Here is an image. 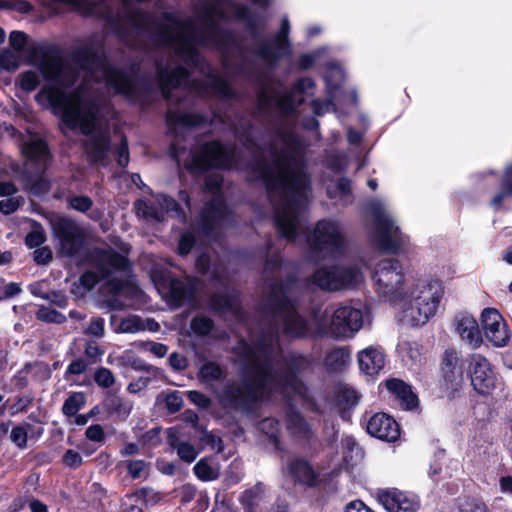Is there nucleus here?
<instances>
[{
	"label": "nucleus",
	"mask_w": 512,
	"mask_h": 512,
	"mask_svg": "<svg viewBox=\"0 0 512 512\" xmlns=\"http://www.w3.org/2000/svg\"><path fill=\"white\" fill-rule=\"evenodd\" d=\"M27 427L16 426L10 432V440L19 448L23 449L27 444Z\"/></svg>",
	"instance_id": "nucleus-64"
},
{
	"label": "nucleus",
	"mask_w": 512,
	"mask_h": 512,
	"mask_svg": "<svg viewBox=\"0 0 512 512\" xmlns=\"http://www.w3.org/2000/svg\"><path fill=\"white\" fill-rule=\"evenodd\" d=\"M371 216L373 235L378 248L385 253L402 251L409 242V237L401 232L397 221L384 202L378 199L367 204Z\"/></svg>",
	"instance_id": "nucleus-8"
},
{
	"label": "nucleus",
	"mask_w": 512,
	"mask_h": 512,
	"mask_svg": "<svg viewBox=\"0 0 512 512\" xmlns=\"http://www.w3.org/2000/svg\"><path fill=\"white\" fill-rule=\"evenodd\" d=\"M85 395L83 392L72 393L64 402L62 412L68 417L76 415V413L85 405Z\"/></svg>",
	"instance_id": "nucleus-50"
},
{
	"label": "nucleus",
	"mask_w": 512,
	"mask_h": 512,
	"mask_svg": "<svg viewBox=\"0 0 512 512\" xmlns=\"http://www.w3.org/2000/svg\"><path fill=\"white\" fill-rule=\"evenodd\" d=\"M168 442L171 448L177 451L181 460L191 463L196 459L198 455L196 448L187 441H181L177 436L176 431H169Z\"/></svg>",
	"instance_id": "nucleus-40"
},
{
	"label": "nucleus",
	"mask_w": 512,
	"mask_h": 512,
	"mask_svg": "<svg viewBox=\"0 0 512 512\" xmlns=\"http://www.w3.org/2000/svg\"><path fill=\"white\" fill-rule=\"evenodd\" d=\"M189 77L190 71L183 65H177L173 69L157 65L156 79L164 99H169L172 89L179 88Z\"/></svg>",
	"instance_id": "nucleus-20"
},
{
	"label": "nucleus",
	"mask_w": 512,
	"mask_h": 512,
	"mask_svg": "<svg viewBox=\"0 0 512 512\" xmlns=\"http://www.w3.org/2000/svg\"><path fill=\"white\" fill-rule=\"evenodd\" d=\"M102 408L118 419L125 420L132 410V403L128 399L110 394L104 399Z\"/></svg>",
	"instance_id": "nucleus-37"
},
{
	"label": "nucleus",
	"mask_w": 512,
	"mask_h": 512,
	"mask_svg": "<svg viewBox=\"0 0 512 512\" xmlns=\"http://www.w3.org/2000/svg\"><path fill=\"white\" fill-rule=\"evenodd\" d=\"M24 160H41V157L50 156V149L47 141L37 134L31 135L20 145Z\"/></svg>",
	"instance_id": "nucleus-31"
},
{
	"label": "nucleus",
	"mask_w": 512,
	"mask_h": 512,
	"mask_svg": "<svg viewBox=\"0 0 512 512\" xmlns=\"http://www.w3.org/2000/svg\"><path fill=\"white\" fill-rule=\"evenodd\" d=\"M367 432L371 436L387 442L397 440L400 435L397 422L385 413H376L369 419Z\"/></svg>",
	"instance_id": "nucleus-21"
},
{
	"label": "nucleus",
	"mask_w": 512,
	"mask_h": 512,
	"mask_svg": "<svg viewBox=\"0 0 512 512\" xmlns=\"http://www.w3.org/2000/svg\"><path fill=\"white\" fill-rule=\"evenodd\" d=\"M90 146L95 154L94 160H106L107 153L110 150V138L104 134H97L91 138Z\"/></svg>",
	"instance_id": "nucleus-48"
},
{
	"label": "nucleus",
	"mask_w": 512,
	"mask_h": 512,
	"mask_svg": "<svg viewBox=\"0 0 512 512\" xmlns=\"http://www.w3.org/2000/svg\"><path fill=\"white\" fill-rule=\"evenodd\" d=\"M105 19V21L109 24L113 32L120 38L125 39L129 35L128 29L121 23V19L119 15H112L107 12L100 16Z\"/></svg>",
	"instance_id": "nucleus-54"
},
{
	"label": "nucleus",
	"mask_w": 512,
	"mask_h": 512,
	"mask_svg": "<svg viewBox=\"0 0 512 512\" xmlns=\"http://www.w3.org/2000/svg\"><path fill=\"white\" fill-rule=\"evenodd\" d=\"M512 198V164L509 165L500 182L499 191L491 200V205L494 208H499L501 204L508 199Z\"/></svg>",
	"instance_id": "nucleus-41"
},
{
	"label": "nucleus",
	"mask_w": 512,
	"mask_h": 512,
	"mask_svg": "<svg viewBox=\"0 0 512 512\" xmlns=\"http://www.w3.org/2000/svg\"><path fill=\"white\" fill-rule=\"evenodd\" d=\"M210 306L216 312L230 313L240 321L244 319L239 304V295L234 290L215 293L210 298Z\"/></svg>",
	"instance_id": "nucleus-24"
},
{
	"label": "nucleus",
	"mask_w": 512,
	"mask_h": 512,
	"mask_svg": "<svg viewBox=\"0 0 512 512\" xmlns=\"http://www.w3.org/2000/svg\"><path fill=\"white\" fill-rule=\"evenodd\" d=\"M442 373L451 388L457 387L463 379V365L460 363L458 352L447 349L442 358Z\"/></svg>",
	"instance_id": "nucleus-28"
},
{
	"label": "nucleus",
	"mask_w": 512,
	"mask_h": 512,
	"mask_svg": "<svg viewBox=\"0 0 512 512\" xmlns=\"http://www.w3.org/2000/svg\"><path fill=\"white\" fill-rule=\"evenodd\" d=\"M311 334L333 339H350L363 327V312L351 305L314 311L309 323Z\"/></svg>",
	"instance_id": "nucleus-7"
},
{
	"label": "nucleus",
	"mask_w": 512,
	"mask_h": 512,
	"mask_svg": "<svg viewBox=\"0 0 512 512\" xmlns=\"http://www.w3.org/2000/svg\"><path fill=\"white\" fill-rule=\"evenodd\" d=\"M363 281V274L357 264H331L316 269L308 279L323 291L337 292L356 288Z\"/></svg>",
	"instance_id": "nucleus-9"
},
{
	"label": "nucleus",
	"mask_w": 512,
	"mask_h": 512,
	"mask_svg": "<svg viewBox=\"0 0 512 512\" xmlns=\"http://www.w3.org/2000/svg\"><path fill=\"white\" fill-rule=\"evenodd\" d=\"M386 388L396 395L405 409L411 410L417 406V396L411 391V387L402 380L390 379L386 381Z\"/></svg>",
	"instance_id": "nucleus-35"
},
{
	"label": "nucleus",
	"mask_w": 512,
	"mask_h": 512,
	"mask_svg": "<svg viewBox=\"0 0 512 512\" xmlns=\"http://www.w3.org/2000/svg\"><path fill=\"white\" fill-rule=\"evenodd\" d=\"M213 328V321L206 316L194 317L191 321V329L200 336L208 335Z\"/></svg>",
	"instance_id": "nucleus-55"
},
{
	"label": "nucleus",
	"mask_w": 512,
	"mask_h": 512,
	"mask_svg": "<svg viewBox=\"0 0 512 512\" xmlns=\"http://www.w3.org/2000/svg\"><path fill=\"white\" fill-rule=\"evenodd\" d=\"M63 121L71 129L79 126L82 133L87 135L94 125V115L90 111L82 112L79 106H73L64 111Z\"/></svg>",
	"instance_id": "nucleus-30"
},
{
	"label": "nucleus",
	"mask_w": 512,
	"mask_h": 512,
	"mask_svg": "<svg viewBox=\"0 0 512 512\" xmlns=\"http://www.w3.org/2000/svg\"><path fill=\"white\" fill-rule=\"evenodd\" d=\"M225 370L217 363L205 362L199 369L198 377L200 381L206 385L220 381L225 377Z\"/></svg>",
	"instance_id": "nucleus-42"
},
{
	"label": "nucleus",
	"mask_w": 512,
	"mask_h": 512,
	"mask_svg": "<svg viewBox=\"0 0 512 512\" xmlns=\"http://www.w3.org/2000/svg\"><path fill=\"white\" fill-rule=\"evenodd\" d=\"M129 475L134 478H141L147 472L148 465L144 460H130L127 462Z\"/></svg>",
	"instance_id": "nucleus-63"
},
{
	"label": "nucleus",
	"mask_w": 512,
	"mask_h": 512,
	"mask_svg": "<svg viewBox=\"0 0 512 512\" xmlns=\"http://www.w3.org/2000/svg\"><path fill=\"white\" fill-rule=\"evenodd\" d=\"M263 273V320L250 340L242 339L236 347L243 377L228 381L215 391L224 409L242 414L250 413L259 401L273 393L294 399L304 398L307 392L297 374L309 367V359L295 353L284 355L279 345L281 332L295 338L311 334L309 322L297 311L301 283L273 252Z\"/></svg>",
	"instance_id": "nucleus-1"
},
{
	"label": "nucleus",
	"mask_w": 512,
	"mask_h": 512,
	"mask_svg": "<svg viewBox=\"0 0 512 512\" xmlns=\"http://www.w3.org/2000/svg\"><path fill=\"white\" fill-rule=\"evenodd\" d=\"M456 330L461 339L471 348H478L483 341L477 321L468 314L455 317Z\"/></svg>",
	"instance_id": "nucleus-23"
},
{
	"label": "nucleus",
	"mask_w": 512,
	"mask_h": 512,
	"mask_svg": "<svg viewBox=\"0 0 512 512\" xmlns=\"http://www.w3.org/2000/svg\"><path fill=\"white\" fill-rule=\"evenodd\" d=\"M289 34L290 22L284 17L281 19L279 30L271 38L262 40L254 50V55L268 68H277L281 60L292 56L293 48Z\"/></svg>",
	"instance_id": "nucleus-11"
},
{
	"label": "nucleus",
	"mask_w": 512,
	"mask_h": 512,
	"mask_svg": "<svg viewBox=\"0 0 512 512\" xmlns=\"http://www.w3.org/2000/svg\"><path fill=\"white\" fill-rule=\"evenodd\" d=\"M37 319L40 321L48 322V323H55V324H62L66 321V317L64 314L50 308L42 306L39 308L37 312Z\"/></svg>",
	"instance_id": "nucleus-52"
},
{
	"label": "nucleus",
	"mask_w": 512,
	"mask_h": 512,
	"mask_svg": "<svg viewBox=\"0 0 512 512\" xmlns=\"http://www.w3.org/2000/svg\"><path fill=\"white\" fill-rule=\"evenodd\" d=\"M40 85V79L36 72L28 70L19 76V86L26 92H32Z\"/></svg>",
	"instance_id": "nucleus-51"
},
{
	"label": "nucleus",
	"mask_w": 512,
	"mask_h": 512,
	"mask_svg": "<svg viewBox=\"0 0 512 512\" xmlns=\"http://www.w3.org/2000/svg\"><path fill=\"white\" fill-rule=\"evenodd\" d=\"M281 143L294 153H302L305 150L303 139L292 130H281L278 134Z\"/></svg>",
	"instance_id": "nucleus-45"
},
{
	"label": "nucleus",
	"mask_w": 512,
	"mask_h": 512,
	"mask_svg": "<svg viewBox=\"0 0 512 512\" xmlns=\"http://www.w3.org/2000/svg\"><path fill=\"white\" fill-rule=\"evenodd\" d=\"M358 364L362 372L375 375L383 369L385 356L381 347L369 346L358 353Z\"/></svg>",
	"instance_id": "nucleus-27"
},
{
	"label": "nucleus",
	"mask_w": 512,
	"mask_h": 512,
	"mask_svg": "<svg viewBox=\"0 0 512 512\" xmlns=\"http://www.w3.org/2000/svg\"><path fill=\"white\" fill-rule=\"evenodd\" d=\"M138 216L149 221L162 222L166 216L185 220V214L179 204L164 194H158L148 200H138L135 203Z\"/></svg>",
	"instance_id": "nucleus-14"
},
{
	"label": "nucleus",
	"mask_w": 512,
	"mask_h": 512,
	"mask_svg": "<svg viewBox=\"0 0 512 512\" xmlns=\"http://www.w3.org/2000/svg\"><path fill=\"white\" fill-rule=\"evenodd\" d=\"M198 16L203 28L196 26L191 19L181 20L175 12H163L162 18L183 32L177 36H174L170 25L160 22L149 11L134 8L127 11L124 18L137 35L150 32V26L155 25V29L150 33L154 42L163 46L177 45L176 54L186 64L197 66L201 59L197 46H206L211 42L219 47L235 44L232 31L221 27L215 20L225 19V14L212 1L200 5Z\"/></svg>",
	"instance_id": "nucleus-2"
},
{
	"label": "nucleus",
	"mask_w": 512,
	"mask_h": 512,
	"mask_svg": "<svg viewBox=\"0 0 512 512\" xmlns=\"http://www.w3.org/2000/svg\"><path fill=\"white\" fill-rule=\"evenodd\" d=\"M198 287L199 280L188 275L183 278H171L169 280V292L175 302L192 301Z\"/></svg>",
	"instance_id": "nucleus-25"
},
{
	"label": "nucleus",
	"mask_w": 512,
	"mask_h": 512,
	"mask_svg": "<svg viewBox=\"0 0 512 512\" xmlns=\"http://www.w3.org/2000/svg\"><path fill=\"white\" fill-rule=\"evenodd\" d=\"M54 3L67 4L74 7L83 16L91 17L98 15V4L93 0H51Z\"/></svg>",
	"instance_id": "nucleus-47"
},
{
	"label": "nucleus",
	"mask_w": 512,
	"mask_h": 512,
	"mask_svg": "<svg viewBox=\"0 0 512 512\" xmlns=\"http://www.w3.org/2000/svg\"><path fill=\"white\" fill-rule=\"evenodd\" d=\"M315 88V82L310 77L299 78L294 82L290 90L284 94L273 91L276 96V106L279 110L289 113L295 109V94H305L308 90Z\"/></svg>",
	"instance_id": "nucleus-22"
},
{
	"label": "nucleus",
	"mask_w": 512,
	"mask_h": 512,
	"mask_svg": "<svg viewBox=\"0 0 512 512\" xmlns=\"http://www.w3.org/2000/svg\"><path fill=\"white\" fill-rule=\"evenodd\" d=\"M233 8V18L237 21L245 22L246 30L249 35L254 39L260 38V29L264 24H261L259 17L248 6L242 3L231 2Z\"/></svg>",
	"instance_id": "nucleus-29"
},
{
	"label": "nucleus",
	"mask_w": 512,
	"mask_h": 512,
	"mask_svg": "<svg viewBox=\"0 0 512 512\" xmlns=\"http://www.w3.org/2000/svg\"><path fill=\"white\" fill-rule=\"evenodd\" d=\"M372 280L380 298L402 305L401 321L409 326L423 325L434 316L444 292L437 280L406 278L396 259L380 261Z\"/></svg>",
	"instance_id": "nucleus-4"
},
{
	"label": "nucleus",
	"mask_w": 512,
	"mask_h": 512,
	"mask_svg": "<svg viewBox=\"0 0 512 512\" xmlns=\"http://www.w3.org/2000/svg\"><path fill=\"white\" fill-rule=\"evenodd\" d=\"M167 126H180L183 128H198L209 125L211 122L208 117L197 112H180L169 109L165 115Z\"/></svg>",
	"instance_id": "nucleus-26"
},
{
	"label": "nucleus",
	"mask_w": 512,
	"mask_h": 512,
	"mask_svg": "<svg viewBox=\"0 0 512 512\" xmlns=\"http://www.w3.org/2000/svg\"><path fill=\"white\" fill-rule=\"evenodd\" d=\"M360 396L355 389L349 386L339 387L336 394V404L343 419L347 418L346 412L359 403Z\"/></svg>",
	"instance_id": "nucleus-39"
},
{
	"label": "nucleus",
	"mask_w": 512,
	"mask_h": 512,
	"mask_svg": "<svg viewBox=\"0 0 512 512\" xmlns=\"http://www.w3.org/2000/svg\"><path fill=\"white\" fill-rule=\"evenodd\" d=\"M487 339L496 347H503L509 340V332L504 321L500 322L498 326H493L490 329H484Z\"/></svg>",
	"instance_id": "nucleus-46"
},
{
	"label": "nucleus",
	"mask_w": 512,
	"mask_h": 512,
	"mask_svg": "<svg viewBox=\"0 0 512 512\" xmlns=\"http://www.w3.org/2000/svg\"><path fill=\"white\" fill-rule=\"evenodd\" d=\"M70 57L72 62L83 71L101 70L106 83L114 89L115 93L128 99L145 101L154 92L151 78L134 77V73L139 69L137 64L131 66V73L111 65L101 44L90 42L78 46L72 51Z\"/></svg>",
	"instance_id": "nucleus-5"
},
{
	"label": "nucleus",
	"mask_w": 512,
	"mask_h": 512,
	"mask_svg": "<svg viewBox=\"0 0 512 512\" xmlns=\"http://www.w3.org/2000/svg\"><path fill=\"white\" fill-rule=\"evenodd\" d=\"M200 441L203 445L209 446L212 450L217 453H221L224 450V445L221 437L214 432L202 430Z\"/></svg>",
	"instance_id": "nucleus-56"
},
{
	"label": "nucleus",
	"mask_w": 512,
	"mask_h": 512,
	"mask_svg": "<svg viewBox=\"0 0 512 512\" xmlns=\"http://www.w3.org/2000/svg\"><path fill=\"white\" fill-rule=\"evenodd\" d=\"M308 241L313 252L328 257L341 256L347 245L342 222L333 218L319 220Z\"/></svg>",
	"instance_id": "nucleus-10"
},
{
	"label": "nucleus",
	"mask_w": 512,
	"mask_h": 512,
	"mask_svg": "<svg viewBox=\"0 0 512 512\" xmlns=\"http://www.w3.org/2000/svg\"><path fill=\"white\" fill-rule=\"evenodd\" d=\"M15 179L23 182L25 187L42 190L47 188L44 162H12Z\"/></svg>",
	"instance_id": "nucleus-17"
},
{
	"label": "nucleus",
	"mask_w": 512,
	"mask_h": 512,
	"mask_svg": "<svg viewBox=\"0 0 512 512\" xmlns=\"http://www.w3.org/2000/svg\"><path fill=\"white\" fill-rule=\"evenodd\" d=\"M28 37L23 31L14 30L9 35L10 46L17 52H22L27 44Z\"/></svg>",
	"instance_id": "nucleus-62"
},
{
	"label": "nucleus",
	"mask_w": 512,
	"mask_h": 512,
	"mask_svg": "<svg viewBox=\"0 0 512 512\" xmlns=\"http://www.w3.org/2000/svg\"><path fill=\"white\" fill-rule=\"evenodd\" d=\"M165 405L169 413L178 412L183 406V398L178 391H172L165 397Z\"/></svg>",
	"instance_id": "nucleus-60"
},
{
	"label": "nucleus",
	"mask_w": 512,
	"mask_h": 512,
	"mask_svg": "<svg viewBox=\"0 0 512 512\" xmlns=\"http://www.w3.org/2000/svg\"><path fill=\"white\" fill-rule=\"evenodd\" d=\"M259 429L269 438L276 440L280 430V424L278 420L274 418H265L259 423Z\"/></svg>",
	"instance_id": "nucleus-59"
},
{
	"label": "nucleus",
	"mask_w": 512,
	"mask_h": 512,
	"mask_svg": "<svg viewBox=\"0 0 512 512\" xmlns=\"http://www.w3.org/2000/svg\"><path fill=\"white\" fill-rule=\"evenodd\" d=\"M208 86L220 98L230 100L236 96V92L230 82L220 75H213Z\"/></svg>",
	"instance_id": "nucleus-43"
},
{
	"label": "nucleus",
	"mask_w": 512,
	"mask_h": 512,
	"mask_svg": "<svg viewBox=\"0 0 512 512\" xmlns=\"http://www.w3.org/2000/svg\"><path fill=\"white\" fill-rule=\"evenodd\" d=\"M94 380L102 388H110L115 383L114 375L105 367H100L95 371Z\"/></svg>",
	"instance_id": "nucleus-58"
},
{
	"label": "nucleus",
	"mask_w": 512,
	"mask_h": 512,
	"mask_svg": "<svg viewBox=\"0 0 512 512\" xmlns=\"http://www.w3.org/2000/svg\"><path fill=\"white\" fill-rule=\"evenodd\" d=\"M282 472L295 484L306 486H314L318 477V473L309 461L301 457L288 459L282 467Z\"/></svg>",
	"instance_id": "nucleus-19"
},
{
	"label": "nucleus",
	"mask_w": 512,
	"mask_h": 512,
	"mask_svg": "<svg viewBox=\"0 0 512 512\" xmlns=\"http://www.w3.org/2000/svg\"><path fill=\"white\" fill-rule=\"evenodd\" d=\"M135 502H139L145 505H153L158 502L159 495L151 488H141L136 490L131 496Z\"/></svg>",
	"instance_id": "nucleus-53"
},
{
	"label": "nucleus",
	"mask_w": 512,
	"mask_h": 512,
	"mask_svg": "<svg viewBox=\"0 0 512 512\" xmlns=\"http://www.w3.org/2000/svg\"><path fill=\"white\" fill-rule=\"evenodd\" d=\"M199 153L200 155L193 156L191 160H235L228 156L226 146L218 139L204 142Z\"/></svg>",
	"instance_id": "nucleus-34"
},
{
	"label": "nucleus",
	"mask_w": 512,
	"mask_h": 512,
	"mask_svg": "<svg viewBox=\"0 0 512 512\" xmlns=\"http://www.w3.org/2000/svg\"><path fill=\"white\" fill-rule=\"evenodd\" d=\"M127 260L119 253L109 250H96L92 256V270L80 277L81 284L88 290L93 289L101 280L107 279L114 272L124 270Z\"/></svg>",
	"instance_id": "nucleus-12"
},
{
	"label": "nucleus",
	"mask_w": 512,
	"mask_h": 512,
	"mask_svg": "<svg viewBox=\"0 0 512 512\" xmlns=\"http://www.w3.org/2000/svg\"><path fill=\"white\" fill-rule=\"evenodd\" d=\"M351 360V352L348 347H336L330 350L324 363L330 372H339L345 369Z\"/></svg>",
	"instance_id": "nucleus-38"
},
{
	"label": "nucleus",
	"mask_w": 512,
	"mask_h": 512,
	"mask_svg": "<svg viewBox=\"0 0 512 512\" xmlns=\"http://www.w3.org/2000/svg\"><path fill=\"white\" fill-rule=\"evenodd\" d=\"M196 267L203 275L210 273L212 280L222 281L224 273L223 269L216 264L211 265V259L207 254L202 253L197 257Z\"/></svg>",
	"instance_id": "nucleus-44"
},
{
	"label": "nucleus",
	"mask_w": 512,
	"mask_h": 512,
	"mask_svg": "<svg viewBox=\"0 0 512 512\" xmlns=\"http://www.w3.org/2000/svg\"><path fill=\"white\" fill-rule=\"evenodd\" d=\"M266 496L265 485L261 482L245 490L240 496V503L244 512H261L260 505Z\"/></svg>",
	"instance_id": "nucleus-33"
},
{
	"label": "nucleus",
	"mask_w": 512,
	"mask_h": 512,
	"mask_svg": "<svg viewBox=\"0 0 512 512\" xmlns=\"http://www.w3.org/2000/svg\"><path fill=\"white\" fill-rule=\"evenodd\" d=\"M193 470L195 475L202 481L215 480L219 476L218 469L212 466L206 458L199 460Z\"/></svg>",
	"instance_id": "nucleus-49"
},
{
	"label": "nucleus",
	"mask_w": 512,
	"mask_h": 512,
	"mask_svg": "<svg viewBox=\"0 0 512 512\" xmlns=\"http://www.w3.org/2000/svg\"><path fill=\"white\" fill-rule=\"evenodd\" d=\"M286 428L289 433L300 440H310L313 437V431L304 417L296 411H289L286 416Z\"/></svg>",
	"instance_id": "nucleus-32"
},
{
	"label": "nucleus",
	"mask_w": 512,
	"mask_h": 512,
	"mask_svg": "<svg viewBox=\"0 0 512 512\" xmlns=\"http://www.w3.org/2000/svg\"><path fill=\"white\" fill-rule=\"evenodd\" d=\"M470 378L474 389L480 394H489L496 386V377L488 360L473 354L470 359Z\"/></svg>",
	"instance_id": "nucleus-16"
},
{
	"label": "nucleus",
	"mask_w": 512,
	"mask_h": 512,
	"mask_svg": "<svg viewBox=\"0 0 512 512\" xmlns=\"http://www.w3.org/2000/svg\"><path fill=\"white\" fill-rule=\"evenodd\" d=\"M327 195L337 205L347 206L352 204L354 194L351 181L346 177L339 178L334 188H327Z\"/></svg>",
	"instance_id": "nucleus-36"
},
{
	"label": "nucleus",
	"mask_w": 512,
	"mask_h": 512,
	"mask_svg": "<svg viewBox=\"0 0 512 512\" xmlns=\"http://www.w3.org/2000/svg\"><path fill=\"white\" fill-rule=\"evenodd\" d=\"M377 500L388 512H416L419 508L414 497L397 489H379Z\"/></svg>",
	"instance_id": "nucleus-18"
},
{
	"label": "nucleus",
	"mask_w": 512,
	"mask_h": 512,
	"mask_svg": "<svg viewBox=\"0 0 512 512\" xmlns=\"http://www.w3.org/2000/svg\"><path fill=\"white\" fill-rule=\"evenodd\" d=\"M232 162H185V168L193 174H204L205 187L212 193L209 201L201 212L197 224L199 234L210 241H216L222 229L233 223V216L224 202L220 187L223 177L219 169L230 168Z\"/></svg>",
	"instance_id": "nucleus-6"
},
{
	"label": "nucleus",
	"mask_w": 512,
	"mask_h": 512,
	"mask_svg": "<svg viewBox=\"0 0 512 512\" xmlns=\"http://www.w3.org/2000/svg\"><path fill=\"white\" fill-rule=\"evenodd\" d=\"M481 321L483 329H490L493 326H498L503 321L501 314L494 308H486L481 314Z\"/></svg>",
	"instance_id": "nucleus-57"
},
{
	"label": "nucleus",
	"mask_w": 512,
	"mask_h": 512,
	"mask_svg": "<svg viewBox=\"0 0 512 512\" xmlns=\"http://www.w3.org/2000/svg\"><path fill=\"white\" fill-rule=\"evenodd\" d=\"M39 68L46 80L55 81L65 87L72 86L78 78L77 72L67 64L56 46L42 51Z\"/></svg>",
	"instance_id": "nucleus-13"
},
{
	"label": "nucleus",
	"mask_w": 512,
	"mask_h": 512,
	"mask_svg": "<svg viewBox=\"0 0 512 512\" xmlns=\"http://www.w3.org/2000/svg\"><path fill=\"white\" fill-rule=\"evenodd\" d=\"M54 233L59 241L62 255L73 257L79 253L84 242V235L76 222L68 218L59 219L54 225Z\"/></svg>",
	"instance_id": "nucleus-15"
},
{
	"label": "nucleus",
	"mask_w": 512,
	"mask_h": 512,
	"mask_svg": "<svg viewBox=\"0 0 512 512\" xmlns=\"http://www.w3.org/2000/svg\"><path fill=\"white\" fill-rule=\"evenodd\" d=\"M85 333L96 338L103 337L105 333L104 319L101 317L91 318L88 326L85 329Z\"/></svg>",
	"instance_id": "nucleus-61"
},
{
	"label": "nucleus",
	"mask_w": 512,
	"mask_h": 512,
	"mask_svg": "<svg viewBox=\"0 0 512 512\" xmlns=\"http://www.w3.org/2000/svg\"><path fill=\"white\" fill-rule=\"evenodd\" d=\"M247 180L262 184L274 210L281 236L295 241L304 231L305 209L310 199V181L304 162H243Z\"/></svg>",
	"instance_id": "nucleus-3"
}]
</instances>
